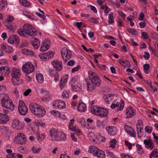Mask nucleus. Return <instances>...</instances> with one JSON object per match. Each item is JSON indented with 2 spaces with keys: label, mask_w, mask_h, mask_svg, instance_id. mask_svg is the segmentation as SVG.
Instances as JSON below:
<instances>
[{
  "label": "nucleus",
  "mask_w": 158,
  "mask_h": 158,
  "mask_svg": "<svg viewBox=\"0 0 158 158\" xmlns=\"http://www.w3.org/2000/svg\"><path fill=\"white\" fill-rule=\"evenodd\" d=\"M142 37L144 39H147L148 38V35L146 32H143L141 34Z\"/></svg>",
  "instance_id": "obj_59"
},
{
  "label": "nucleus",
  "mask_w": 158,
  "mask_h": 158,
  "mask_svg": "<svg viewBox=\"0 0 158 158\" xmlns=\"http://www.w3.org/2000/svg\"><path fill=\"white\" fill-rule=\"evenodd\" d=\"M106 129L111 135H114L117 133L116 128L114 126H108L106 127Z\"/></svg>",
  "instance_id": "obj_19"
},
{
  "label": "nucleus",
  "mask_w": 158,
  "mask_h": 158,
  "mask_svg": "<svg viewBox=\"0 0 158 158\" xmlns=\"http://www.w3.org/2000/svg\"><path fill=\"white\" fill-rule=\"evenodd\" d=\"M19 2L20 4L25 6L29 7L31 5L30 2L26 0H19Z\"/></svg>",
  "instance_id": "obj_33"
},
{
  "label": "nucleus",
  "mask_w": 158,
  "mask_h": 158,
  "mask_svg": "<svg viewBox=\"0 0 158 158\" xmlns=\"http://www.w3.org/2000/svg\"><path fill=\"white\" fill-rule=\"evenodd\" d=\"M69 128L70 130L74 131L76 133L78 132V133L77 134L78 135H80L81 134L80 130L78 128L72 126H69Z\"/></svg>",
  "instance_id": "obj_27"
},
{
  "label": "nucleus",
  "mask_w": 158,
  "mask_h": 158,
  "mask_svg": "<svg viewBox=\"0 0 158 158\" xmlns=\"http://www.w3.org/2000/svg\"><path fill=\"white\" fill-rule=\"evenodd\" d=\"M36 79L38 82L41 83L44 81L43 76L40 73H38L36 75Z\"/></svg>",
  "instance_id": "obj_37"
},
{
  "label": "nucleus",
  "mask_w": 158,
  "mask_h": 158,
  "mask_svg": "<svg viewBox=\"0 0 158 158\" xmlns=\"http://www.w3.org/2000/svg\"><path fill=\"white\" fill-rule=\"evenodd\" d=\"M51 113L55 115L57 117H60V113L58 111H56L54 110H52L51 111Z\"/></svg>",
  "instance_id": "obj_48"
},
{
  "label": "nucleus",
  "mask_w": 158,
  "mask_h": 158,
  "mask_svg": "<svg viewBox=\"0 0 158 158\" xmlns=\"http://www.w3.org/2000/svg\"><path fill=\"white\" fill-rule=\"evenodd\" d=\"M54 52L51 51H48V52L43 54H40L39 56L40 58L43 60H46L52 58L54 55Z\"/></svg>",
  "instance_id": "obj_10"
},
{
  "label": "nucleus",
  "mask_w": 158,
  "mask_h": 158,
  "mask_svg": "<svg viewBox=\"0 0 158 158\" xmlns=\"http://www.w3.org/2000/svg\"><path fill=\"white\" fill-rule=\"evenodd\" d=\"M152 128L151 127L147 126L145 128V130L148 133H151L152 131Z\"/></svg>",
  "instance_id": "obj_50"
},
{
  "label": "nucleus",
  "mask_w": 158,
  "mask_h": 158,
  "mask_svg": "<svg viewBox=\"0 0 158 158\" xmlns=\"http://www.w3.org/2000/svg\"><path fill=\"white\" fill-rule=\"evenodd\" d=\"M143 143L148 148L153 149L154 147L153 143L150 139L144 140Z\"/></svg>",
  "instance_id": "obj_20"
},
{
  "label": "nucleus",
  "mask_w": 158,
  "mask_h": 158,
  "mask_svg": "<svg viewBox=\"0 0 158 158\" xmlns=\"http://www.w3.org/2000/svg\"><path fill=\"white\" fill-rule=\"evenodd\" d=\"M19 103L18 110L19 114L21 115H25L28 112L27 107L22 100H20Z\"/></svg>",
  "instance_id": "obj_9"
},
{
  "label": "nucleus",
  "mask_w": 158,
  "mask_h": 158,
  "mask_svg": "<svg viewBox=\"0 0 158 158\" xmlns=\"http://www.w3.org/2000/svg\"><path fill=\"white\" fill-rule=\"evenodd\" d=\"M12 78H18L21 75L20 70L16 68H13L11 72Z\"/></svg>",
  "instance_id": "obj_16"
},
{
  "label": "nucleus",
  "mask_w": 158,
  "mask_h": 158,
  "mask_svg": "<svg viewBox=\"0 0 158 158\" xmlns=\"http://www.w3.org/2000/svg\"><path fill=\"white\" fill-rule=\"evenodd\" d=\"M80 69V66H77L76 67L73 68L72 69V72L73 73L77 71Z\"/></svg>",
  "instance_id": "obj_63"
},
{
  "label": "nucleus",
  "mask_w": 158,
  "mask_h": 158,
  "mask_svg": "<svg viewBox=\"0 0 158 158\" xmlns=\"http://www.w3.org/2000/svg\"><path fill=\"white\" fill-rule=\"evenodd\" d=\"M43 45H45L48 48H49L50 42L48 40V39L45 40L43 42Z\"/></svg>",
  "instance_id": "obj_52"
},
{
  "label": "nucleus",
  "mask_w": 158,
  "mask_h": 158,
  "mask_svg": "<svg viewBox=\"0 0 158 158\" xmlns=\"http://www.w3.org/2000/svg\"><path fill=\"white\" fill-rule=\"evenodd\" d=\"M62 132L58 131L56 130L55 129H52L50 131V135L52 139L56 141H61V138L60 136H61Z\"/></svg>",
  "instance_id": "obj_7"
},
{
  "label": "nucleus",
  "mask_w": 158,
  "mask_h": 158,
  "mask_svg": "<svg viewBox=\"0 0 158 158\" xmlns=\"http://www.w3.org/2000/svg\"><path fill=\"white\" fill-rule=\"evenodd\" d=\"M8 42L11 44H13L15 42L16 45H18L19 43L20 40L17 35H13L9 37Z\"/></svg>",
  "instance_id": "obj_13"
},
{
  "label": "nucleus",
  "mask_w": 158,
  "mask_h": 158,
  "mask_svg": "<svg viewBox=\"0 0 158 158\" xmlns=\"http://www.w3.org/2000/svg\"><path fill=\"white\" fill-rule=\"evenodd\" d=\"M0 73L2 74H8L10 73V68L7 66H2L0 68Z\"/></svg>",
  "instance_id": "obj_24"
},
{
  "label": "nucleus",
  "mask_w": 158,
  "mask_h": 158,
  "mask_svg": "<svg viewBox=\"0 0 158 158\" xmlns=\"http://www.w3.org/2000/svg\"><path fill=\"white\" fill-rule=\"evenodd\" d=\"M12 81L14 85H19V83L18 82L19 81L18 80V78H12Z\"/></svg>",
  "instance_id": "obj_58"
},
{
  "label": "nucleus",
  "mask_w": 158,
  "mask_h": 158,
  "mask_svg": "<svg viewBox=\"0 0 158 158\" xmlns=\"http://www.w3.org/2000/svg\"><path fill=\"white\" fill-rule=\"evenodd\" d=\"M77 77H74L72 78L70 81V83L71 85H75V83L77 82Z\"/></svg>",
  "instance_id": "obj_47"
},
{
  "label": "nucleus",
  "mask_w": 158,
  "mask_h": 158,
  "mask_svg": "<svg viewBox=\"0 0 158 158\" xmlns=\"http://www.w3.org/2000/svg\"><path fill=\"white\" fill-rule=\"evenodd\" d=\"M100 108L97 106H93L91 107V111L92 113L98 115Z\"/></svg>",
  "instance_id": "obj_26"
},
{
  "label": "nucleus",
  "mask_w": 158,
  "mask_h": 158,
  "mask_svg": "<svg viewBox=\"0 0 158 158\" xmlns=\"http://www.w3.org/2000/svg\"><path fill=\"white\" fill-rule=\"evenodd\" d=\"M14 142L20 145L25 144L27 142L26 136L23 133H18L15 137Z\"/></svg>",
  "instance_id": "obj_5"
},
{
  "label": "nucleus",
  "mask_w": 158,
  "mask_h": 158,
  "mask_svg": "<svg viewBox=\"0 0 158 158\" xmlns=\"http://www.w3.org/2000/svg\"><path fill=\"white\" fill-rule=\"evenodd\" d=\"M22 70L23 72L26 74L32 73L34 70V66L31 62L26 63L22 67Z\"/></svg>",
  "instance_id": "obj_6"
},
{
  "label": "nucleus",
  "mask_w": 158,
  "mask_h": 158,
  "mask_svg": "<svg viewBox=\"0 0 158 158\" xmlns=\"http://www.w3.org/2000/svg\"><path fill=\"white\" fill-rule=\"evenodd\" d=\"M117 143V141L116 140V139H112L110 142V147H111L112 148H114Z\"/></svg>",
  "instance_id": "obj_42"
},
{
  "label": "nucleus",
  "mask_w": 158,
  "mask_h": 158,
  "mask_svg": "<svg viewBox=\"0 0 158 158\" xmlns=\"http://www.w3.org/2000/svg\"><path fill=\"white\" fill-rule=\"evenodd\" d=\"M113 13L111 12L109 15L108 23L109 24H111L114 23V20Z\"/></svg>",
  "instance_id": "obj_39"
},
{
  "label": "nucleus",
  "mask_w": 158,
  "mask_h": 158,
  "mask_svg": "<svg viewBox=\"0 0 158 158\" xmlns=\"http://www.w3.org/2000/svg\"><path fill=\"white\" fill-rule=\"evenodd\" d=\"M87 89L88 90L90 91L95 89L96 87L94 85H93V84H90L89 82H87Z\"/></svg>",
  "instance_id": "obj_43"
},
{
  "label": "nucleus",
  "mask_w": 158,
  "mask_h": 158,
  "mask_svg": "<svg viewBox=\"0 0 158 158\" xmlns=\"http://www.w3.org/2000/svg\"><path fill=\"white\" fill-rule=\"evenodd\" d=\"M127 118L132 117L135 114V111L131 107L127 108L126 111Z\"/></svg>",
  "instance_id": "obj_18"
},
{
  "label": "nucleus",
  "mask_w": 158,
  "mask_h": 158,
  "mask_svg": "<svg viewBox=\"0 0 158 158\" xmlns=\"http://www.w3.org/2000/svg\"><path fill=\"white\" fill-rule=\"evenodd\" d=\"M143 129V128L141 127H139V129L138 130H137V131L138 132V136L139 138H140L143 135V133L141 131V130Z\"/></svg>",
  "instance_id": "obj_46"
},
{
  "label": "nucleus",
  "mask_w": 158,
  "mask_h": 158,
  "mask_svg": "<svg viewBox=\"0 0 158 158\" xmlns=\"http://www.w3.org/2000/svg\"><path fill=\"white\" fill-rule=\"evenodd\" d=\"M121 156L122 158H134L132 156L125 154L122 153Z\"/></svg>",
  "instance_id": "obj_49"
},
{
  "label": "nucleus",
  "mask_w": 158,
  "mask_h": 158,
  "mask_svg": "<svg viewBox=\"0 0 158 158\" xmlns=\"http://www.w3.org/2000/svg\"><path fill=\"white\" fill-rule=\"evenodd\" d=\"M108 113V111L107 110L101 108L98 115L101 117H103L107 116Z\"/></svg>",
  "instance_id": "obj_23"
},
{
  "label": "nucleus",
  "mask_w": 158,
  "mask_h": 158,
  "mask_svg": "<svg viewBox=\"0 0 158 158\" xmlns=\"http://www.w3.org/2000/svg\"><path fill=\"white\" fill-rule=\"evenodd\" d=\"M53 71L52 70H50V74H51L52 76H53L54 77V80L55 82H57L59 81V73L58 72L56 73L55 74L53 73L54 75H53V74H51L52 72H53Z\"/></svg>",
  "instance_id": "obj_36"
},
{
  "label": "nucleus",
  "mask_w": 158,
  "mask_h": 158,
  "mask_svg": "<svg viewBox=\"0 0 158 158\" xmlns=\"http://www.w3.org/2000/svg\"><path fill=\"white\" fill-rule=\"evenodd\" d=\"M41 150L40 148H38L36 149V148L35 147H32V151L33 152L35 153H39Z\"/></svg>",
  "instance_id": "obj_55"
},
{
  "label": "nucleus",
  "mask_w": 158,
  "mask_h": 158,
  "mask_svg": "<svg viewBox=\"0 0 158 158\" xmlns=\"http://www.w3.org/2000/svg\"><path fill=\"white\" fill-rule=\"evenodd\" d=\"M101 9L104 10V12L106 15H107L109 12L111 10V9L106 6H101Z\"/></svg>",
  "instance_id": "obj_35"
},
{
  "label": "nucleus",
  "mask_w": 158,
  "mask_h": 158,
  "mask_svg": "<svg viewBox=\"0 0 158 158\" xmlns=\"http://www.w3.org/2000/svg\"><path fill=\"white\" fill-rule=\"evenodd\" d=\"M152 38L154 40H158V34L156 32H154L152 33Z\"/></svg>",
  "instance_id": "obj_57"
},
{
  "label": "nucleus",
  "mask_w": 158,
  "mask_h": 158,
  "mask_svg": "<svg viewBox=\"0 0 158 158\" xmlns=\"http://www.w3.org/2000/svg\"><path fill=\"white\" fill-rule=\"evenodd\" d=\"M124 128L127 133L133 137H136V133L132 127L126 125L124 126Z\"/></svg>",
  "instance_id": "obj_17"
},
{
  "label": "nucleus",
  "mask_w": 158,
  "mask_h": 158,
  "mask_svg": "<svg viewBox=\"0 0 158 158\" xmlns=\"http://www.w3.org/2000/svg\"><path fill=\"white\" fill-rule=\"evenodd\" d=\"M61 54L63 60L66 62L70 59L71 57V51L66 48H63L61 50Z\"/></svg>",
  "instance_id": "obj_8"
},
{
  "label": "nucleus",
  "mask_w": 158,
  "mask_h": 158,
  "mask_svg": "<svg viewBox=\"0 0 158 158\" xmlns=\"http://www.w3.org/2000/svg\"><path fill=\"white\" fill-rule=\"evenodd\" d=\"M158 152L157 149H154L151 152L150 158H158Z\"/></svg>",
  "instance_id": "obj_28"
},
{
  "label": "nucleus",
  "mask_w": 158,
  "mask_h": 158,
  "mask_svg": "<svg viewBox=\"0 0 158 158\" xmlns=\"http://www.w3.org/2000/svg\"><path fill=\"white\" fill-rule=\"evenodd\" d=\"M40 42L37 38H35L33 41L32 45L35 49L38 48L40 45Z\"/></svg>",
  "instance_id": "obj_32"
},
{
  "label": "nucleus",
  "mask_w": 158,
  "mask_h": 158,
  "mask_svg": "<svg viewBox=\"0 0 158 158\" xmlns=\"http://www.w3.org/2000/svg\"><path fill=\"white\" fill-rule=\"evenodd\" d=\"M86 109V106L85 104L83 102L80 103L77 108V110L82 112H85Z\"/></svg>",
  "instance_id": "obj_25"
},
{
  "label": "nucleus",
  "mask_w": 158,
  "mask_h": 158,
  "mask_svg": "<svg viewBox=\"0 0 158 158\" xmlns=\"http://www.w3.org/2000/svg\"><path fill=\"white\" fill-rule=\"evenodd\" d=\"M12 126L14 128L19 130L23 129L24 124L18 119H15L13 122Z\"/></svg>",
  "instance_id": "obj_11"
},
{
  "label": "nucleus",
  "mask_w": 158,
  "mask_h": 158,
  "mask_svg": "<svg viewBox=\"0 0 158 158\" xmlns=\"http://www.w3.org/2000/svg\"><path fill=\"white\" fill-rule=\"evenodd\" d=\"M119 62L121 65L125 67H129L130 65V63L127 60L124 61L121 59H119Z\"/></svg>",
  "instance_id": "obj_30"
},
{
  "label": "nucleus",
  "mask_w": 158,
  "mask_h": 158,
  "mask_svg": "<svg viewBox=\"0 0 158 158\" xmlns=\"http://www.w3.org/2000/svg\"><path fill=\"white\" fill-rule=\"evenodd\" d=\"M17 31L20 36L26 37L28 35L34 36L36 34V30L32 25L29 24H24L23 26V29H19Z\"/></svg>",
  "instance_id": "obj_1"
},
{
  "label": "nucleus",
  "mask_w": 158,
  "mask_h": 158,
  "mask_svg": "<svg viewBox=\"0 0 158 158\" xmlns=\"http://www.w3.org/2000/svg\"><path fill=\"white\" fill-rule=\"evenodd\" d=\"M1 48L2 50H6L9 53H11L13 51L12 47L7 45L6 44H3L1 46Z\"/></svg>",
  "instance_id": "obj_22"
},
{
  "label": "nucleus",
  "mask_w": 158,
  "mask_h": 158,
  "mask_svg": "<svg viewBox=\"0 0 158 158\" xmlns=\"http://www.w3.org/2000/svg\"><path fill=\"white\" fill-rule=\"evenodd\" d=\"M70 92L68 90H64L62 94V97L64 98L67 99L69 96Z\"/></svg>",
  "instance_id": "obj_34"
},
{
  "label": "nucleus",
  "mask_w": 158,
  "mask_h": 158,
  "mask_svg": "<svg viewBox=\"0 0 158 158\" xmlns=\"http://www.w3.org/2000/svg\"><path fill=\"white\" fill-rule=\"evenodd\" d=\"M125 144L127 146L129 150H131L132 148L131 144L128 142L127 141H125Z\"/></svg>",
  "instance_id": "obj_60"
},
{
  "label": "nucleus",
  "mask_w": 158,
  "mask_h": 158,
  "mask_svg": "<svg viewBox=\"0 0 158 158\" xmlns=\"http://www.w3.org/2000/svg\"><path fill=\"white\" fill-rule=\"evenodd\" d=\"M1 105L3 107L11 110H14L15 106L13 104L11 100L7 95H5L4 97L1 99Z\"/></svg>",
  "instance_id": "obj_3"
},
{
  "label": "nucleus",
  "mask_w": 158,
  "mask_h": 158,
  "mask_svg": "<svg viewBox=\"0 0 158 158\" xmlns=\"http://www.w3.org/2000/svg\"><path fill=\"white\" fill-rule=\"evenodd\" d=\"M52 64L56 70L59 71L61 70L62 68V65L61 61L56 60L52 62Z\"/></svg>",
  "instance_id": "obj_14"
},
{
  "label": "nucleus",
  "mask_w": 158,
  "mask_h": 158,
  "mask_svg": "<svg viewBox=\"0 0 158 158\" xmlns=\"http://www.w3.org/2000/svg\"><path fill=\"white\" fill-rule=\"evenodd\" d=\"M71 89L74 92H80L81 90V89L76 85H71Z\"/></svg>",
  "instance_id": "obj_31"
},
{
  "label": "nucleus",
  "mask_w": 158,
  "mask_h": 158,
  "mask_svg": "<svg viewBox=\"0 0 158 158\" xmlns=\"http://www.w3.org/2000/svg\"><path fill=\"white\" fill-rule=\"evenodd\" d=\"M61 136H60V138H61V141H64L67 139V137L66 135L64 133L62 132V134Z\"/></svg>",
  "instance_id": "obj_53"
},
{
  "label": "nucleus",
  "mask_w": 158,
  "mask_h": 158,
  "mask_svg": "<svg viewBox=\"0 0 158 158\" xmlns=\"http://www.w3.org/2000/svg\"><path fill=\"white\" fill-rule=\"evenodd\" d=\"M68 79V77L67 75H65L63 77L60 79V80H62V81L64 82L65 83H66Z\"/></svg>",
  "instance_id": "obj_56"
},
{
  "label": "nucleus",
  "mask_w": 158,
  "mask_h": 158,
  "mask_svg": "<svg viewBox=\"0 0 158 158\" xmlns=\"http://www.w3.org/2000/svg\"><path fill=\"white\" fill-rule=\"evenodd\" d=\"M37 139L38 140L41 141L44 138V134L40 135L39 133H37L36 134Z\"/></svg>",
  "instance_id": "obj_44"
},
{
  "label": "nucleus",
  "mask_w": 158,
  "mask_h": 158,
  "mask_svg": "<svg viewBox=\"0 0 158 158\" xmlns=\"http://www.w3.org/2000/svg\"><path fill=\"white\" fill-rule=\"evenodd\" d=\"M119 104H120V106L119 107L118 109V110H122L124 107V104L123 100L121 101V102L120 104L119 102H117L115 104L116 107H118L119 106Z\"/></svg>",
  "instance_id": "obj_38"
},
{
  "label": "nucleus",
  "mask_w": 158,
  "mask_h": 158,
  "mask_svg": "<svg viewBox=\"0 0 158 158\" xmlns=\"http://www.w3.org/2000/svg\"><path fill=\"white\" fill-rule=\"evenodd\" d=\"M94 156L97 157L98 158H104L105 157L104 152L99 149H98Z\"/></svg>",
  "instance_id": "obj_21"
},
{
  "label": "nucleus",
  "mask_w": 158,
  "mask_h": 158,
  "mask_svg": "<svg viewBox=\"0 0 158 158\" xmlns=\"http://www.w3.org/2000/svg\"><path fill=\"white\" fill-rule=\"evenodd\" d=\"M98 149V148L95 146H91L89 147L88 151L89 152L92 153L94 155Z\"/></svg>",
  "instance_id": "obj_29"
},
{
  "label": "nucleus",
  "mask_w": 158,
  "mask_h": 158,
  "mask_svg": "<svg viewBox=\"0 0 158 158\" xmlns=\"http://www.w3.org/2000/svg\"><path fill=\"white\" fill-rule=\"evenodd\" d=\"M136 126L137 130H139V127H141L143 129V121L141 120H138L136 123Z\"/></svg>",
  "instance_id": "obj_40"
},
{
  "label": "nucleus",
  "mask_w": 158,
  "mask_h": 158,
  "mask_svg": "<svg viewBox=\"0 0 158 158\" xmlns=\"http://www.w3.org/2000/svg\"><path fill=\"white\" fill-rule=\"evenodd\" d=\"M29 108L31 112L35 115L39 117L44 116L46 113L45 110L39 104L32 103L29 105Z\"/></svg>",
  "instance_id": "obj_2"
},
{
  "label": "nucleus",
  "mask_w": 158,
  "mask_h": 158,
  "mask_svg": "<svg viewBox=\"0 0 158 158\" xmlns=\"http://www.w3.org/2000/svg\"><path fill=\"white\" fill-rule=\"evenodd\" d=\"M53 106L55 108L60 109H63L65 107L64 102L60 100H56L53 104Z\"/></svg>",
  "instance_id": "obj_12"
},
{
  "label": "nucleus",
  "mask_w": 158,
  "mask_h": 158,
  "mask_svg": "<svg viewBox=\"0 0 158 158\" xmlns=\"http://www.w3.org/2000/svg\"><path fill=\"white\" fill-rule=\"evenodd\" d=\"M6 7L1 3L0 4V11H4L6 9Z\"/></svg>",
  "instance_id": "obj_64"
},
{
  "label": "nucleus",
  "mask_w": 158,
  "mask_h": 158,
  "mask_svg": "<svg viewBox=\"0 0 158 158\" xmlns=\"http://www.w3.org/2000/svg\"><path fill=\"white\" fill-rule=\"evenodd\" d=\"M5 26L7 27V29H10L11 30H13L16 27V25L14 24H10L9 23H6L5 24Z\"/></svg>",
  "instance_id": "obj_41"
},
{
  "label": "nucleus",
  "mask_w": 158,
  "mask_h": 158,
  "mask_svg": "<svg viewBox=\"0 0 158 158\" xmlns=\"http://www.w3.org/2000/svg\"><path fill=\"white\" fill-rule=\"evenodd\" d=\"M145 55H143V57L146 60H148L150 57V56L148 52H145Z\"/></svg>",
  "instance_id": "obj_62"
},
{
  "label": "nucleus",
  "mask_w": 158,
  "mask_h": 158,
  "mask_svg": "<svg viewBox=\"0 0 158 158\" xmlns=\"http://www.w3.org/2000/svg\"><path fill=\"white\" fill-rule=\"evenodd\" d=\"M88 74L89 79L93 85L96 86H99L101 85V79L95 72L89 70L88 72Z\"/></svg>",
  "instance_id": "obj_4"
},
{
  "label": "nucleus",
  "mask_w": 158,
  "mask_h": 158,
  "mask_svg": "<svg viewBox=\"0 0 158 158\" xmlns=\"http://www.w3.org/2000/svg\"><path fill=\"white\" fill-rule=\"evenodd\" d=\"M66 83L64 82H63L62 80H60L59 84V87L60 89H63L65 86Z\"/></svg>",
  "instance_id": "obj_51"
},
{
  "label": "nucleus",
  "mask_w": 158,
  "mask_h": 158,
  "mask_svg": "<svg viewBox=\"0 0 158 158\" xmlns=\"http://www.w3.org/2000/svg\"><path fill=\"white\" fill-rule=\"evenodd\" d=\"M127 31L133 35H137V32L134 29L131 28H129L127 29Z\"/></svg>",
  "instance_id": "obj_45"
},
{
  "label": "nucleus",
  "mask_w": 158,
  "mask_h": 158,
  "mask_svg": "<svg viewBox=\"0 0 158 158\" xmlns=\"http://www.w3.org/2000/svg\"><path fill=\"white\" fill-rule=\"evenodd\" d=\"M49 48L47 47H46L45 45L42 44L40 47V50L41 51L44 52L48 49Z\"/></svg>",
  "instance_id": "obj_54"
},
{
  "label": "nucleus",
  "mask_w": 158,
  "mask_h": 158,
  "mask_svg": "<svg viewBox=\"0 0 158 158\" xmlns=\"http://www.w3.org/2000/svg\"><path fill=\"white\" fill-rule=\"evenodd\" d=\"M89 20L90 22H92L93 23H98V21L95 18H89Z\"/></svg>",
  "instance_id": "obj_61"
},
{
  "label": "nucleus",
  "mask_w": 158,
  "mask_h": 158,
  "mask_svg": "<svg viewBox=\"0 0 158 158\" xmlns=\"http://www.w3.org/2000/svg\"><path fill=\"white\" fill-rule=\"evenodd\" d=\"M10 117L6 114L0 113V123L4 124L10 119Z\"/></svg>",
  "instance_id": "obj_15"
}]
</instances>
